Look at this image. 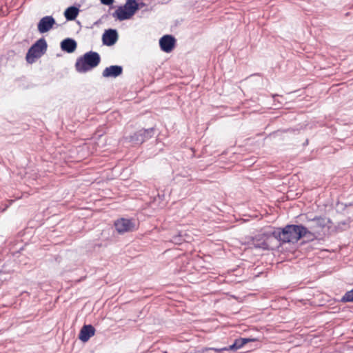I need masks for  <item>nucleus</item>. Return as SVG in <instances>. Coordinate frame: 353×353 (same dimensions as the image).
Wrapping results in <instances>:
<instances>
[{"label": "nucleus", "instance_id": "6", "mask_svg": "<svg viewBox=\"0 0 353 353\" xmlns=\"http://www.w3.org/2000/svg\"><path fill=\"white\" fill-rule=\"evenodd\" d=\"M153 132L152 128L141 129L136 132L133 135L130 136L128 139L132 144H141L151 138L153 136Z\"/></svg>", "mask_w": 353, "mask_h": 353}, {"label": "nucleus", "instance_id": "17", "mask_svg": "<svg viewBox=\"0 0 353 353\" xmlns=\"http://www.w3.org/2000/svg\"><path fill=\"white\" fill-rule=\"evenodd\" d=\"M103 5L110 6L113 3L114 0H100Z\"/></svg>", "mask_w": 353, "mask_h": 353}, {"label": "nucleus", "instance_id": "14", "mask_svg": "<svg viewBox=\"0 0 353 353\" xmlns=\"http://www.w3.org/2000/svg\"><path fill=\"white\" fill-rule=\"evenodd\" d=\"M78 14L79 9L74 6L68 8L64 12L65 17L69 21L75 19Z\"/></svg>", "mask_w": 353, "mask_h": 353}, {"label": "nucleus", "instance_id": "2", "mask_svg": "<svg viewBox=\"0 0 353 353\" xmlns=\"http://www.w3.org/2000/svg\"><path fill=\"white\" fill-rule=\"evenodd\" d=\"M307 221L310 223L308 232L316 237L325 234V231L328 230L332 223L331 220L326 216H315L314 218H307Z\"/></svg>", "mask_w": 353, "mask_h": 353}, {"label": "nucleus", "instance_id": "11", "mask_svg": "<svg viewBox=\"0 0 353 353\" xmlns=\"http://www.w3.org/2000/svg\"><path fill=\"white\" fill-rule=\"evenodd\" d=\"M95 334V329L92 325H85L80 330L79 339L83 341H88Z\"/></svg>", "mask_w": 353, "mask_h": 353}, {"label": "nucleus", "instance_id": "4", "mask_svg": "<svg viewBox=\"0 0 353 353\" xmlns=\"http://www.w3.org/2000/svg\"><path fill=\"white\" fill-rule=\"evenodd\" d=\"M47 50V43L44 39H39L28 50L26 54V61L29 64H32L36 59L40 58Z\"/></svg>", "mask_w": 353, "mask_h": 353}, {"label": "nucleus", "instance_id": "13", "mask_svg": "<svg viewBox=\"0 0 353 353\" xmlns=\"http://www.w3.org/2000/svg\"><path fill=\"white\" fill-rule=\"evenodd\" d=\"M61 48L62 50L72 53L77 48V43L74 39L68 38L61 41Z\"/></svg>", "mask_w": 353, "mask_h": 353}, {"label": "nucleus", "instance_id": "1", "mask_svg": "<svg viewBox=\"0 0 353 353\" xmlns=\"http://www.w3.org/2000/svg\"><path fill=\"white\" fill-rule=\"evenodd\" d=\"M307 228L298 225H287L283 228H277L273 232V236L283 243H295L301 238L306 236Z\"/></svg>", "mask_w": 353, "mask_h": 353}, {"label": "nucleus", "instance_id": "15", "mask_svg": "<svg viewBox=\"0 0 353 353\" xmlns=\"http://www.w3.org/2000/svg\"><path fill=\"white\" fill-rule=\"evenodd\" d=\"M122 72V68H105L103 72L104 77H117Z\"/></svg>", "mask_w": 353, "mask_h": 353}, {"label": "nucleus", "instance_id": "7", "mask_svg": "<svg viewBox=\"0 0 353 353\" xmlns=\"http://www.w3.org/2000/svg\"><path fill=\"white\" fill-rule=\"evenodd\" d=\"M114 226L119 234H123L133 230L135 225L132 220L121 218L114 222Z\"/></svg>", "mask_w": 353, "mask_h": 353}, {"label": "nucleus", "instance_id": "5", "mask_svg": "<svg viewBox=\"0 0 353 353\" xmlns=\"http://www.w3.org/2000/svg\"><path fill=\"white\" fill-rule=\"evenodd\" d=\"M100 60V56L97 52L90 51L78 59L75 66H97Z\"/></svg>", "mask_w": 353, "mask_h": 353}, {"label": "nucleus", "instance_id": "8", "mask_svg": "<svg viewBox=\"0 0 353 353\" xmlns=\"http://www.w3.org/2000/svg\"><path fill=\"white\" fill-rule=\"evenodd\" d=\"M176 43L175 38L169 34L164 35L159 40L161 49L165 52H170L174 48Z\"/></svg>", "mask_w": 353, "mask_h": 353}, {"label": "nucleus", "instance_id": "10", "mask_svg": "<svg viewBox=\"0 0 353 353\" xmlns=\"http://www.w3.org/2000/svg\"><path fill=\"white\" fill-rule=\"evenodd\" d=\"M118 40V33L116 30L109 29L105 30L102 36L103 44L110 46L114 45Z\"/></svg>", "mask_w": 353, "mask_h": 353}, {"label": "nucleus", "instance_id": "3", "mask_svg": "<svg viewBox=\"0 0 353 353\" xmlns=\"http://www.w3.org/2000/svg\"><path fill=\"white\" fill-rule=\"evenodd\" d=\"M139 9V4L135 0H128L124 6L119 7L112 16L119 21L130 19Z\"/></svg>", "mask_w": 353, "mask_h": 353}, {"label": "nucleus", "instance_id": "12", "mask_svg": "<svg viewBox=\"0 0 353 353\" xmlns=\"http://www.w3.org/2000/svg\"><path fill=\"white\" fill-rule=\"evenodd\" d=\"M249 341L247 339H237L235 340L234 343L229 347H223L221 349H216V348H210V350H213L216 352H221L222 351L225 350H236L238 349H240L244 345H245Z\"/></svg>", "mask_w": 353, "mask_h": 353}, {"label": "nucleus", "instance_id": "18", "mask_svg": "<svg viewBox=\"0 0 353 353\" xmlns=\"http://www.w3.org/2000/svg\"><path fill=\"white\" fill-rule=\"evenodd\" d=\"M77 68L78 72H85L88 70L91 69L92 68H84V67H82V68Z\"/></svg>", "mask_w": 353, "mask_h": 353}, {"label": "nucleus", "instance_id": "16", "mask_svg": "<svg viewBox=\"0 0 353 353\" xmlns=\"http://www.w3.org/2000/svg\"><path fill=\"white\" fill-rule=\"evenodd\" d=\"M341 301L343 303L353 302V289L347 291L341 298Z\"/></svg>", "mask_w": 353, "mask_h": 353}, {"label": "nucleus", "instance_id": "9", "mask_svg": "<svg viewBox=\"0 0 353 353\" xmlns=\"http://www.w3.org/2000/svg\"><path fill=\"white\" fill-rule=\"evenodd\" d=\"M55 24V20L52 16L41 18L38 23L37 28L40 33L48 32Z\"/></svg>", "mask_w": 353, "mask_h": 353}]
</instances>
